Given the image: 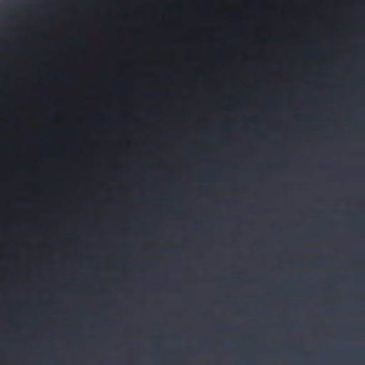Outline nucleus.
Masks as SVG:
<instances>
[{
	"mask_svg": "<svg viewBox=\"0 0 365 365\" xmlns=\"http://www.w3.org/2000/svg\"><path fill=\"white\" fill-rule=\"evenodd\" d=\"M61 80L66 83H70L72 81V78L68 77L61 78Z\"/></svg>",
	"mask_w": 365,
	"mask_h": 365,
	"instance_id": "f257e3e1",
	"label": "nucleus"
}]
</instances>
